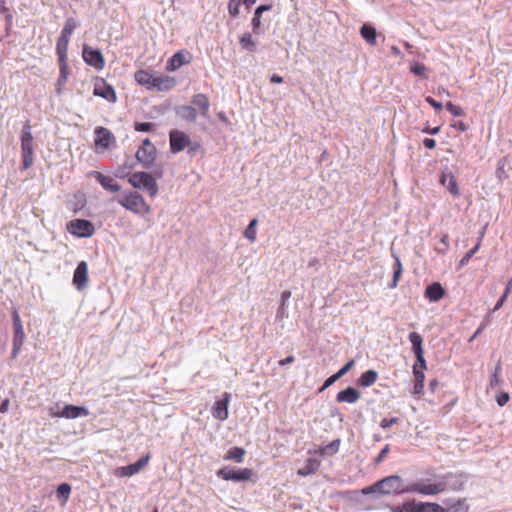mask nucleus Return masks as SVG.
Returning a JSON list of instances; mask_svg holds the SVG:
<instances>
[{
	"mask_svg": "<svg viewBox=\"0 0 512 512\" xmlns=\"http://www.w3.org/2000/svg\"><path fill=\"white\" fill-rule=\"evenodd\" d=\"M452 127L461 131V132H464L468 129V125L465 124L463 121H456L452 124Z\"/></svg>",
	"mask_w": 512,
	"mask_h": 512,
	"instance_id": "nucleus-64",
	"label": "nucleus"
},
{
	"mask_svg": "<svg viewBox=\"0 0 512 512\" xmlns=\"http://www.w3.org/2000/svg\"><path fill=\"white\" fill-rule=\"evenodd\" d=\"M190 137L183 131L173 129L169 132L170 151L177 154L190 144Z\"/></svg>",
	"mask_w": 512,
	"mask_h": 512,
	"instance_id": "nucleus-7",
	"label": "nucleus"
},
{
	"mask_svg": "<svg viewBox=\"0 0 512 512\" xmlns=\"http://www.w3.org/2000/svg\"><path fill=\"white\" fill-rule=\"evenodd\" d=\"M399 419L397 417H392V418H384L382 419V421L380 422V427L384 430L390 428L392 425L398 423Z\"/></svg>",
	"mask_w": 512,
	"mask_h": 512,
	"instance_id": "nucleus-55",
	"label": "nucleus"
},
{
	"mask_svg": "<svg viewBox=\"0 0 512 512\" xmlns=\"http://www.w3.org/2000/svg\"><path fill=\"white\" fill-rule=\"evenodd\" d=\"M154 80L152 89H156L157 91H169L176 84L175 79L170 76H155Z\"/></svg>",
	"mask_w": 512,
	"mask_h": 512,
	"instance_id": "nucleus-20",
	"label": "nucleus"
},
{
	"mask_svg": "<svg viewBox=\"0 0 512 512\" xmlns=\"http://www.w3.org/2000/svg\"><path fill=\"white\" fill-rule=\"evenodd\" d=\"M116 146V139L113 133L105 128L98 126V149H112Z\"/></svg>",
	"mask_w": 512,
	"mask_h": 512,
	"instance_id": "nucleus-13",
	"label": "nucleus"
},
{
	"mask_svg": "<svg viewBox=\"0 0 512 512\" xmlns=\"http://www.w3.org/2000/svg\"><path fill=\"white\" fill-rule=\"evenodd\" d=\"M463 506L462 500H457L455 504L444 508L443 506L433 502L416 501V512H458Z\"/></svg>",
	"mask_w": 512,
	"mask_h": 512,
	"instance_id": "nucleus-8",
	"label": "nucleus"
},
{
	"mask_svg": "<svg viewBox=\"0 0 512 512\" xmlns=\"http://www.w3.org/2000/svg\"><path fill=\"white\" fill-rule=\"evenodd\" d=\"M240 5H241L240 0H229L228 12L232 17H237L239 15Z\"/></svg>",
	"mask_w": 512,
	"mask_h": 512,
	"instance_id": "nucleus-48",
	"label": "nucleus"
},
{
	"mask_svg": "<svg viewBox=\"0 0 512 512\" xmlns=\"http://www.w3.org/2000/svg\"><path fill=\"white\" fill-rule=\"evenodd\" d=\"M118 203L134 213H141L148 210L144 198L137 192H130L123 195L118 199Z\"/></svg>",
	"mask_w": 512,
	"mask_h": 512,
	"instance_id": "nucleus-5",
	"label": "nucleus"
},
{
	"mask_svg": "<svg viewBox=\"0 0 512 512\" xmlns=\"http://www.w3.org/2000/svg\"><path fill=\"white\" fill-rule=\"evenodd\" d=\"M440 183L453 195H459L458 184L456 178L451 174H442Z\"/></svg>",
	"mask_w": 512,
	"mask_h": 512,
	"instance_id": "nucleus-27",
	"label": "nucleus"
},
{
	"mask_svg": "<svg viewBox=\"0 0 512 512\" xmlns=\"http://www.w3.org/2000/svg\"><path fill=\"white\" fill-rule=\"evenodd\" d=\"M87 272H88L87 263L85 261H81L77 265V267L74 271V275H73V284L75 285V287L78 290H82L83 288L86 287Z\"/></svg>",
	"mask_w": 512,
	"mask_h": 512,
	"instance_id": "nucleus-14",
	"label": "nucleus"
},
{
	"mask_svg": "<svg viewBox=\"0 0 512 512\" xmlns=\"http://www.w3.org/2000/svg\"><path fill=\"white\" fill-rule=\"evenodd\" d=\"M390 451V447L389 445H385L382 450L380 451V453L378 454L377 458H376V462L377 463H380L381 461H383V459L386 457V455L389 453Z\"/></svg>",
	"mask_w": 512,
	"mask_h": 512,
	"instance_id": "nucleus-62",
	"label": "nucleus"
},
{
	"mask_svg": "<svg viewBox=\"0 0 512 512\" xmlns=\"http://www.w3.org/2000/svg\"><path fill=\"white\" fill-rule=\"evenodd\" d=\"M68 38L60 36L57 41L56 45V52L58 55V59H64L67 58V50H68V44H69Z\"/></svg>",
	"mask_w": 512,
	"mask_h": 512,
	"instance_id": "nucleus-37",
	"label": "nucleus"
},
{
	"mask_svg": "<svg viewBox=\"0 0 512 512\" xmlns=\"http://www.w3.org/2000/svg\"><path fill=\"white\" fill-rule=\"evenodd\" d=\"M192 106H196L200 110V115L204 118L209 117L210 101L206 94L197 93L191 99Z\"/></svg>",
	"mask_w": 512,
	"mask_h": 512,
	"instance_id": "nucleus-16",
	"label": "nucleus"
},
{
	"mask_svg": "<svg viewBox=\"0 0 512 512\" xmlns=\"http://www.w3.org/2000/svg\"><path fill=\"white\" fill-rule=\"evenodd\" d=\"M156 125L152 122H135L134 129L137 132H151L155 129Z\"/></svg>",
	"mask_w": 512,
	"mask_h": 512,
	"instance_id": "nucleus-46",
	"label": "nucleus"
},
{
	"mask_svg": "<svg viewBox=\"0 0 512 512\" xmlns=\"http://www.w3.org/2000/svg\"><path fill=\"white\" fill-rule=\"evenodd\" d=\"M86 205V197L85 194L82 192H77L73 194V196L68 200L67 207L69 210L73 211L74 213L79 212L82 210Z\"/></svg>",
	"mask_w": 512,
	"mask_h": 512,
	"instance_id": "nucleus-21",
	"label": "nucleus"
},
{
	"mask_svg": "<svg viewBox=\"0 0 512 512\" xmlns=\"http://www.w3.org/2000/svg\"><path fill=\"white\" fill-rule=\"evenodd\" d=\"M128 181L134 188L147 192L151 197L158 193L156 180L148 172H135L130 175Z\"/></svg>",
	"mask_w": 512,
	"mask_h": 512,
	"instance_id": "nucleus-3",
	"label": "nucleus"
},
{
	"mask_svg": "<svg viewBox=\"0 0 512 512\" xmlns=\"http://www.w3.org/2000/svg\"><path fill=\"white\" fill-rule=\"evenodd\" d=\"M66 82H67V79L66 78H62V76L59 75L57 83H56V92H57L58 95L61 94L62 88L66 84Z\"/></svg>",
	"mask_w": 512,
	"mask_h": 512,
	"instance_id": "nucleus-63",
	"label": "nucleus"
},
{
	"mask_svg": "<svg viewBox=\"0 0 512 512\" xmlns=\"http://www.w3.org/2000/svg\"><path fill=\"white\" fill-rule=\"evenodd\" d=\"M339 447H340V440L339 439H336V440H333L331 441L329 444H327L324 448H323V453L324 454H328V455H333L335 453L338 452L339 450Z\"/></svg>",
	"mask_w": 512,
	"mask_h": 512,
	"instance_id": "nucleus-47",
	"label": "nucleus"
},
{
	"mask_svg": "<svg viewBox=\"0 0 512 512\" xmlns=\"http://www.w3.org/2000/svg\"><path fill=\"white\" fill-rule=\"evenodd\" d=\"M58 63H59L60 75L62 76V78L68 79L70 72H69V67H68V63H67V58L58 59Z\"/></svg>",
	"mask_w": 512,
	"mask_h": 512,
	"instance_id": "nucleus-51",
	"label": "nucleus"
},
{
	"mask_svg": "<svg viewBox=\"0 0 512 512\" xmlns=\"http://www.w3.org/2000/svg\"><path fill=\"white\" fill-rule=\"evenodd\" d=\"M362 38L371 45L376 43L377 32L376 29L370 24H363L360 28Z\"/></svg>",
	"mask_w": 512,
	"mask_h": 512,
	"instance_id": "nucleus-30",
	"label": "nucleus"
},
{
	"mask_svg": "<svg viewBox=\"0 0 512 512\" xmlns=\"http://www.w3.org/2000/svg\"><path fill=\"white\" fill-rule=\"evenodd\" d=\"M445 295V290L439 282H433L425 289V297L430 302H437Z\"/></svg>",
	"mask_w": 512,
	"mask_h": 512,
	"instance_id": "nucleus-19",
	"label": "nucleus"
},
{
	"mask_svg": "<svg viewBox=\"0 0 512 512\" xmlns=\"http://www.w3.org/2000/svg\"><path fill=\"white\" fill-rule=\"evenodd\" d=\"M191 54L188 51L181 50L176 52L167 62L166 69L168 71H175L181 66L190 63Z\"/></svg>",
	"mask_w": 512,
	"mask_h": 512,
	"instance_id": "nucleus-11",
	"label": "nucleus"
},
{
	"mask_svg": "<svg viewBox=\"0 0 512 512\" xmlns=\"http://www.w3.org/2000/svg\"><path fill=\"white\" fill-rule=\"evenodd\" d=\"M83 59L84 61L93 66V67H96V49H93L92 47L88 46V45H84V48H83Z\"/></svg>",
	"mask_w": 512,
	"mask_h": 512,
	"instance_id": "nucleus-38",
	"label": "nucleus"
},
{
	"mask_svg": "<svg viewBox=\"0 0 512 512\" xmlns=\"http://www.w3.org/2000/svg\"><path fill=\"white\" fill-rule=\"evenodd\" d=\"M291 297V292L285 290L281 293L280 297V307L277 310L276 317L279 319H284L288 317V300Z\"/></svg>",
	"mask_w": 512,
	"mask_h": 512,
	"instance_id": "nucleus-32",
	"label": "nucleus"
},
{
	"mask_svg": "<svg viewBox=\"0 0 512 512\" xmlns=\"http://www.w3.org/2000/svg\"><path fill=\"white\" fill-rule=\"evenodd\" d=\"M446 109L455 117H460L464 115V110L455 104H453L451 101L446 103Z\"/></svg>",
	"mask_w": 512,
	"mask_h": 512,
	"instance_id": "nucleus-50",
	"label": "nucleus"
},
{
	"mask_svg": "<svg viewBox=\"0 0 512 512\" xmlns=\"http://www.w3.org/2000/svg\"><path fill=\"white\" fill-rule=\"evenodd\" d=\"M425 101H426L429 105H431L435 110H441V109H442V107H443V105H442V103H441V102L436 101V100H435L433 97H431V96H427V97L425 98Z\"/></svg>",
	"mask_w": 512,
	"mask_h": 512,
	"instance_id": "nucleus-59",
	"label": "nucleus"
},
{
	"mask_svg": "<svg viewBox=\"0 0 512 512\" xmlns=\"http://www.w3.org/2000/svg\"><path fill=\"white\" fill-rule=\"evenodd\" d=\"M337 380H339V378L337 377L336 374L331 375L324 381L323 385L319 388V392H323L331 385H333Z\"/></svg>",
	"mask_w": 512,
	"mask_h": 512,
	"instance_id": "nucleus-53",
	"label": "nucleus"
},
{
	"mask_svg": "<svg viewBox=\"0 0 512 512\" xmlns=\"http://www.w3.org/2000/svg\"><path fill=\"white\" fill-rule=\"evenodd\" d=\"M60 417L75 419L82 415H87L86 410L80 406L65 405L60 413H57Z\"/></svg>",
	"mask_w": 512,
	"mask_h": 512,
	"instance_id": "nucleus-24",
	"label": "nucleus"
},
{
	"mask_svg": "<svg viewBox=\"0 0 512 512\" xmlns=\"http://www.w3.org/2000/svg\"><path fill=\"white\" fill-rule=\"evenodd\" d=\"M359 398H360V392L352 386H348L347 388L338 392L336 395V400H337V402H340V403L352 404V403L357 402Z\"/></svg>",
	"mask_w": 512,
	"mask_h": 512,
	"instance_id": "nucleus-17",
	"label": "nucleus"
},
{
	"mask_svg": "<svg viewBox=\"0 0 512 512\" xmlns=\"http://www.w3.org/2000/svg\"><path fill=\"white\" fill-rule=\"evenodd\" d=\"M98 182L101 186L108 191L117 192L120 190V185L118 182L109 176H104L103 174L98 172Z\"/></svg>",
	"mask_w": 512,
	"mask_h": 512,
	"instance_id": "nucleus-31",
	"label": "nucleus"
},
{
	"mask_svg": "<svg viewBox=\"0 0 512 512\" xmlns=\"http://www.w3.org/2000/svg\"><path fill=\"white\" fill-rule=\"evenodd\" d=\"M12 320L14 329L23 328L20 316L16 310L12 313Z\"/></svg>",
	"mask_w": 512,
	"mask_h": 512,
	"instance_id": "nucleus-61",
	"label": "nucleus"
},
{
	"mask_svg": "<svg viewBox=\"0 0 512 512\" xmlns=\"http://www.w3.org/2000/svg\"><path fill=\"white\" fill-rule=\"evenodd\" d=\"M431 480H422V496H435L446 490L460 491L467 481V476L463 472H448L434 474Z\"/></svg>",
	"mask_w": 512,
	"mask_h": 512,
	"instance_id": "nucleus-2",
	"label": "nucleus"
},
{
	"mask_svg": "<svg viewBox=\"0 0 512 512\" xmlns=\"http://www.w3.org/2000/svg\"><path fill=\"white\" fill-rule=\"evenodd\" d=\"M231 395L228 392H225L221 399L217 400L211 409L212 416L219 420L224 421L228 418V406L230 402Z\"/></svg>",
	"mask_w": 512,
	"mask_h": 512,
	"instance_id": "nucleus-9",
	"label": "nucleus"
},
{
	"mask_svg": "<svg viewBox=\"0 0 512 512\" xmlns=\"http://www.w3.org/2000/svg\"><path fill=\"white\" fill-rule=\"evenodd\" d=\"M416 358V363L418 365L419 370L424 371L427 369L426 360L424 358V352L414 354Z\"/></svg>",
	"mask_w": 512,
	"mask_h": 512,
	"instance_id": "nucleus-52",
	"label": "nucleus"
},
{
	"mask_svg": "<svg viewBox=\"0 0 512 512\" xmlns=\"http://www.w3.org/2000/svg\"><path fill=\"white\" fill-rule=\"evenodd\" d=\"M71 486L68 483H62L57 488V497L66 501L69 498Z\"/></svg>",
	"mask_w": 512,
	"mask_h": 512,
	"instance_id": "nucleus-44",
	"label": "nucleus"
},
{
	"mask_svg": "<svg viewBox=\"0 0 512 512\" xmlns=\"http://www.w3.org/2000/svg\"><path fill=\"white\" fill-rule=\"evenodd\" d=\"M271 9L272 4H261L255 9L251 20L252 31L254 34H260L262 14L264 12L270 11Z\"/></svg>",
	"mask_w": 512,
	"mask_h": 512,
	"instance_id": "nucleus-18",
	"label": "nucleus"
},
{
	"mask_svg": "<svg viewBox=\"0 0 512 512\" xmlns=\"http://www.w3.org/2000/svg\"><path fill=\"white\" fill-rule=\"evenodd\" d=\"M377 378H378L377 371H375L373 369H369L361 374V376L357 380V384L360 387L367 388V387L372 386L376 382Z\"/></svg>",
	"mask_w": 512,
	"mask_h": 512,
	"instance_id": "nucleus-26",
	"label": "nucleus"
},
{
	"mask_svg": "<svg viewBox=\"0 0 512 512\" xmlns=\"http://www.w3.org/2000/svg\"><path fill=\"white\" fill-rule=\"evenodd\" d=\"M413 375H414L413 394L422 395L423 389H424L425 375L422 370H419L417 364L413 365Z\"/></svg>",
	"mask_w": 512,
	"mask_h": 512,
	"instance_id": "nucleus-22",
	"label": "nucleus"
},
{
	"mask_svg": "<svg viewBox=\"0 0 512 512\" xmlns=\"http://www.w3.org/2000/svg\"><path fill=\"white\" fill-rule=\"evenodd\" d=\"M506 299H507V296L503 294V295L498 299V301H497V303L495 304V306H494V308L492 309V311L487 315L486 320H488V318L490 317V314H491V313L496 312L497 310H499V309L503 306V304H504V302L506 301Z\"/></svg>",
	"mask_w": 512,
	"mask_h": 512,
	"instance_id": "nucleus-60",
	"label": "nucleus"
},
{
	"mask_svg": "<svg viewBox=\"0 0 512 512\" xmlns=\"http://www.w3.org/2000/svg\"><path fill=\"white\" fill-rule=\"evenodd\" d=\"M66 229L76 237H90L95 231L93 223L85 219H74L69 221L66 224Z\"/></svg>",
	"mask_w": 512,
	"mask_h": 512,
	"instance_id": "nucleus-6",
	"label": "nucleus"
},
{
	"mask_svg": "<svg viewBox=\"0 0 512 512\" xmlns=\"http://www.w3.org/2000/svg\"><path fill=\"white\" fill-rule=\"evenodd\" d=\"M175 111L177 116L188 122H194L197 119V111L192 105L178 106Z\"/></svg>",
	"mask_w": 512,
	"mask_h": 512,
	"instance_id": "nucleus-23",
	"label": "nucleus"
},
{
	"mask_svg": "<svg viewBox=\"0 0 512 512\" xmlns=\"http://www.w3.org/2000/svg\"><path fill=\"white\" fill-rule=\"evenodd\" d=\"M25 339V333L23 328L14 329V336H13V349L11 353V358L15 359L24 343Z\"/></svg>",
	"mask_w": 512,
	"mask_h": 512,
	"instance_id": "nucleus-25",
	"label": "nucleus"
},
{
	"mask_svg": "<svg viewBox=\"0 0 512 512\" xmlns=\"http://www.w3.org/2000/svg\"><path fill=\"white\" fill-rule=\"evenodd\" d=\"M449 249V236L448 234H444L439 243L435 247V251L439 254H446Z\"/></svg>",
	"mask_w": 512,
	"mask_h": 512,
	"instance_id": "nucleus-43",
	"label": "nucleus"
},
{
	"mask_svg": "<svg viewBox=\"0 0 512 512\" xmlns=\"http://www.w3.org/2000/svg\"><path fill=\"white\" fill-rule=\"evenodd\" d=\"M245 453L246 452L242 447L234 446L227 451L224 456V460L241 463L244 459Z\"/></svg>",
	"mask_w": 512,
	"mask_h": 512,
	"instance_id": "nucleus-34",
	"label": "nucleus"
},
{
	"mask_svg": "<svg viewBox=\"0 0 512 512\" xmlns=\"http://www.w3.org/2000/svg\"><path fill=\"white\" fill-rule=\"evenodd\" d=\"M22 152V169H29L34 162V149H21Z\"/></svg>",
	"mask_w": 512,
	"mask_h": 512,
	"instance_id": "nucleus-39",
	"label": "nucleus"
},
{
	"mask_svg": "<svg viewBox=\"0 0 512 512\" xmlns=\"http://www.w3.org/2000/svg\"><path fill=\"white\" fill-rule=\"evenodd\" d=\"M21 149H34L31 127L27 121L21 131Z\"/></svg>",
	"mask_w": 512,
	"mask_h": 512,
	"instance_id": "nucleus-28",
	"label": "nucleus"
},
{
	"mask_svg": "<svg viewBox=\"0 0 512 512\" xmlns=\"http://www.w3.org/2000/svg\"><path fill=\"white\" fill-rule=\"evenodd\" d=\"M157 150L155 147H139L136 158L145 168H150L156 159Z\"/></svg>",
	"mask_w": 512,
	"mask_h": 512,
	"instance_id": "nucleus-12",
	"label": "nucleus"
},
{
	"mask_svg": "<svg viewBox=\"0 0 512 512\" xmlns=\"http://www.w3.org/2000/svg\"><path fill=\"white\" fill-rule=\"evenodd\" d=\"M480 243L478 242L473 248H471L460 260V266H465L468 264L470 259L474 256V254L478 251Z\"/></svg>",
	"mask_w": 512,
	"mask_h": 512,
	"instance_id": "nucleus-49",
	"label": "nucleus"
},
{
	"mask_svg": "<svg viewBox=\"0 0 512 512\" xmlns=\"http://www.w3.org/2000/svg\"><path fill=\"white\" fill-rule=\"evenodd\" d=\"M216 475L226 481L245 482L251 479L253 470L250 468L234 469L226 466L219 469Z\"/></svg>",
	"mask_w": 512,
	"mask_h": 512,
	"instance_id": "nucleus-4",
	"label": "nucleus"
},
{
	"mask_svg": "<svg viewBox=\"0 0 512 512\" xmlns=\"http://www.w3.org/2000/svg\"><path fill=\"white\" fill-rule=\"evenodd\" d=\"M410 71L415 76L426 78V76H425L426 66L423 63H420V62L412 63L410 66Z\"/></svg>",
	"mask_w": 512,
	"mask_h": 512,
	"instance_id": "nucleus-45",
	"label": "nucleus"
},
{
	"mask_svg": "<svg viewBox=\"0 0 512 512\" xmlns=\"http://www.w3.org/2000/svg\"><path fill=\"white\" fill-rule=\"evenodd\" d=\"M257 223V219H252L244 231L245 238L248 239L250 242H254L256 240Z\"/></svg>",
	"mask_w": 512,
	"mask_h": 512,
	"instance_id": "nucleus-40",
	"label": "nucleus"
},
{
	"mask_svg": "<svg viewBox=\"0 0 512 512\" xmlns=\"http://www.w3.org/2000/svg\"><path fill=\"white\" fill-rule=\"evenodd\" d=\"M408 339L412 345V351L414 354L424 352L423 350V339L422 336L418 332L409 333Z\"/></svg>",
	"mask_w": 512,
	"mask_h": 512,
	"instance_id": "nucleus-36",
	"label": "nucleus"
},
{
	"mask_svg": "<svg viewBox=\"0 0 512 512\" xmlns=\"http://www.w3.org/2000/svg\"><path fill=\"white\" fill-rule=\"evenodd\" d=\"M509 399H510V396L507 392H501L500 394L497 395L496 402L499 406L502 407L507 404Z\"/></svg>",
	"mask_w": 512,
	"mask_h": 512,
	"instance_id": "nucleus-57",
	"label": "nucleus"
},
{
	"mask_svg": "<svg viewBox=\"0 0 512 512\" xmlns=\"http://www.w3.org/2000/svg\"><path fill=\"white\" fill-rule=\"evenodd\" d=\"M422 490V479L404 486L402 477L390 475L376 481L370 486L364 487L361 493L363 495H401L406 493L422 495Z\"/></svg>",
	"mask_w": 512,
	"mask_h": 512,
	"instance_id": "nucleus-1",
	"label": "nucleus"
},
{
	"mask_svg": "<svg viewBox=\"0 0 512 512\" xmlns=\"http://www.w3.org/2000/svg\"><path fill=\"white\" fill-rule=\"evenodd\" d=\"M239 44L242 49L249 53L256 51L257 42L253 39L250 32H245L239 39Z\"/></svg>",
	"mask_w": 512,
	"mask_h": 512,
	"instance_id": "nucleus-33",
	"label": "nucleus"
},
{
	"mask_svg": "<svg viewBox=\"0 0 512 512\" xmlns=\"http://www.w3.org/2000/svg\"><path fill=\"white\" fill-rule=\"evenodd\" d=\"M401 274H402V264H401L399 257L395 256V268H394V272H393L392 283L389 285L390 288L397 287L398 280H399V277L401 276Z\"/></svg>",
	"mask_w": 512,
	"mask_h": 512,
	"instance_id": "nucleus-42",
	"label": "nucleus"
},
{
	"mask_svg": "<svg viewBox=\"0 0 512 512\" xmlns=\"http://www.w3.org/2000/svg\"><path fill=\"white\" fill-rule=\"evenodd\" d=\"M149 455L139 458L134 463L117 468L116 475L119 477H130L139 473L148 463Z\"/></svg>",
	"mask_w": 512,
	"mask_h": 512,
	"instance_id": "nucleus-10",
	"label": "nucleus"
},
{
	"mask_svg": "<svg viewBox=\"0 0 512 512\" xmlns=\"http://www.w3.org/2000/svg\"><path fill=\"white\" fill-rule=\"evenodd\" d=\"M188 150H187V153L193 157L196 152L200 149V144L197 143V142H192L190 140V144L186 147Z\"/></svg>",
	"mask_w": 512,
	"mask_h": 512,
	"instance_id": "nucleus-58",
	"label": "nucleus"
},
{
	"mask_svg": "<svg viewBox=\"0 0 512 512\" xmlns=\"http://www.w3.org/2000/svg\"><path fill=\"white\" fill-rule=\"evenodd\" d=\"M355 362L354 360L348 361L341 369H339L335 374L340 379L343 377L353 366Z\"/></svg>",
	"mask_w": 512,
	"mask_h": 512,
	"instance_id": "nucleus-54",
	"label": "nucleus"
},
{
	"mask_svg": "<svg viewBox=\"0 0 512 512\" xmlns=\"http://www.w3.org/2000/svg\"><path fill=\"white\" fill-rule=\"evenodd\" d=\"M154 77L150 72L146 70H138L135 73V81L142 86H145L147 89H152V84Z\"/></svg>",
	"mask_w": 512,
	"mask_h": 512,
	"instance_id": "nucleus-29",
	"label": "nucleus"
},
{
	"mask_svg": "<svg viewBox=\"0 0 512 512\" xmlns=\"http://www.w3.org/2000/svg\"><path fill=\"white\" fill-rule=\"evenodd\" d=\"M320 466V461L316 458H308L306 460L305 466L298 471V474L301 476H307L315 473Z\"/></svg>",
	"mask_w": 512,
	"mask_h": 512,
	"instance_id": "nucleus-35",
	"label": "nucleus"
},
{
	"mask_svg": "<svg viewBox=\"0 0 512 512\" xmlns=\"http://www.w3.org/2000/svg\"><path fill=\"white\" fill-rule=\"evenodd\" d=\"M403 512H416V500H410L402 503Z\"/></svg>",
	"mask_w": 512,
	"mask_h": 512,
	"instance_id": "nucleus-56",
	"label": "nucleus"
},
{
	"mask_svg": "<svg viewBox=\"0 0 512 512\" xmlns=\"http://www.w3.org/2000/svg\"><path fill=\"white\" fill-rule=\"evenodd\" d=\"M98 97L107 100L110 103H115L117 100L115 89L112 85L108 84L105 79L98 77Z\"/></svg>",
	"mask_w": 512,
	"mask_h": 512,
	"instance_id": "nucleus-15",
	"label": "nucleus"
},
{
	"mask_svg": "<svg viewBox=\"0 0 512 512\" xmlns=\"http://www.w3.org/2000/svg\"><path fill=\"white\" fill-rule=\"evenodd\" d=\"M77 24L73 18H68L64 24L60 36L70 39V36L74 32Z\"/></svg>",
	"mask_w": 512,
	"mask_h": 512,
	"instance_id": "nucleus-41",
	"label": "nucleus"
}]
</instances>
